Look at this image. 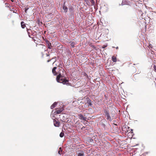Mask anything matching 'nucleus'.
<instances>
[{
    "mask_svg": "<svg viewBox=\"0 0 156 156\" xmlns=\"http://www.w3.org/2000/svg\"><path fill=\"white\" fill-rule=\"evenodd\" d=\"M11 1L12 2H13L14 1V0H11Z\"/></svg>",
    "mask_w": 156,
    "mask_h": 156,
    "instance_id": "obj_26",
    "label": "nucleus"
},
{
    "mask_svg": "<svg viewBox=\"0 0 156 156\" xmlns=\"http://www.w3.org/2000/svg\"><path fill=\"white\" fill-rule=\"evenodd\" d=\"M57 69V67H54L52 69V73L54 75H56L58 74V75L56 77V80L58 82L62 83L64 84H67L69 82V80L66 79L64 78V70L63 69H62L59 67L58 69V71L57 70V72L56 69Z\"/></svg>",
    "mask_w": 156,
    "mask_h": 156,
    "instance_id": "obj_1",
    "label": "nucleus"
},
{
    "mask_svg": "<svg viewBox=\"0 0 156 156\" xmlns=\"http://www.w3.org/2000/svg\"><path fill=\"white\" fill-rule=\"evenodd\" d=\"M129 3V2H127L126 0H124L122 1V5H128Z\"/></svg>",
    "mask_w": 156,
    "mask_h": 156,
    "instance_id": "obj_11",
    "label": "nucleus"
},
{
    "mask_svg": "<svg viewBox=\"0 0 156 156\" xmlns=\"http://www.w3.org/2000/svg\"><path fill=\"white\" fill-rule=\"evenodd\" d=\"M53 122L54 125L56 127H58L60 126V122H59L58 120L57 119H54L53 120Z\"/></svg>",
    "mask_w": 156,
    "mask_h": 156,
    "instance_id": "obj_2",
    "label": "nucleus"
},
{
    "mask_svg": "<svg viewBox=\"0 0 156 156\" xmlns=\"http://www.w3.org/2000/svg\"><path fill=\"white\" fill-rule=\"evenodd\" d=\"M9 4H7V3H5V5H6V6H7L8 7H9V6L8 5Z\"/></svg>",
    "mask_w": 156,
    "mask_h": 156,
    "instance_id": "obj_21",
    "label": "nucleus"
},
{
    "mask_svg": "<svg viewBox=\"0 0 156 156\" xmlns=\"http://www.w3.org/2000/svg\"><path fill=\"white\" fill-rule=\"evenodd\" d=\"M32 34L31 35H32V36L33 37V36H34L35 35V33L33 32L32 31Z\"/></svg>",
    "mask_w": 156,
    "mask_h": 156,
    "instance_id": "obj_20",
    "label": "nucleus"
},
{
    "mask_svg": "<svg viewBox=\"0 0 156 156\" xmlns=\"http://www.w3.org/2000/svg\"><path fill=\"white\" fill-rule=\"evenodd\" d=\"M64 133L63 132H62L60 133L59 136L61 137H62L64 136Z\"/></svg>",
    "mask_w": 156,
    "mask_h": 156,
    "instance_id": "obj_17",
    "label": "nucleus"
},
{
    "mask_svg": "<svg viewBox=\"0 0 156 156\" xmlns=\"http://www.w3.org/2000/svg\"><path fill=\"white\" fill-rule=\"evenodd\" d=\"M52 59H50L49 60H47V62H49Z\"/></svg>",
    "mask_w": 156,
    "mask_h": 156,
    "instance_id": "obj_22",
    "label": "nucleus"
},
{
    "mask_svg": "<svg viewBox=\"0 0 156 156\" xmlns=\"http://www.w3.org/2000/svg\"><path fill=\"white\" fill-rule=\"evenodd\" d=\"M136 74H135L134 75V76H136Z\"/></svg>",
    "mask_w": 156,
    "mask_h": 156,
    "instance_id": "obj_27",
    "label": "nucleus"
},
{
    "mask_svg": "<svg viewBox=\"0 0 156 156\" xmlns=\"http://www.w3.org/2000/svg\"><path fill=\"white\" fill-rule=\"evenodd\" d=\"M21 27L22 28H24L26 27L25 24L23 21H22L21 23Z\"/></svg>",
    "mask_w": 156,
    "mask_h": 156,
    "instance_id": "obj_12",
    "label": "nucleus"
},
{
    "mask_svg": "<svg viewBox=\"0 0 156 156\" xmlns=\"http://www.w3.org/2000/svg\"><path fill=\"white\" fill-rule=\"evenodd\" d=\"M65 2H64L62 6V9L64 10V12L66 13L67 12L68 8L65 5Z\"/></svg>",
    "mask_w": 156,
    "mask_h": 156,
    "instance_id": "obj_8",
    "label": "nucleus"
},
{
    "mask_svg": "<svg viewBox=\"0 0 156 156\" xmlns=\"http://www.w3.org/2000/svg\"><path fill=\"white\" fill-rule=\"evenodd\" d=\"M85 127H84V126L81 129H84V128H85Z\"/></svg>",
    "mask_w": 156,
    "mask_h": 156,
    "instance_id": "obj_23",
    "label": "nucleus"
},
{
    "mask_svg": "<svg viewBox=\"0 0 156 156\" xmlns=\"http://www.w3.org/2000/svg\"><path fill=\"white\" fill-rule=\"evenodd\" d=\"M57 105V103L56 102H54L51 106V109H53L55 108Z\"/></svg>",
    "mask_w": 156,
    "mask_h": 156,
    "instance_id": "obj_13",
    "label": "nucleus"
},
{
    "mask_svg": "<svg viewBox=\"0 0 156 156\" xmlns=\"http://www.w3.org/2000/svg\"><path fill=\"white\" fill-rule=\"evenodd\" d=\"M87 104L88 106H91L92 105L91 100L89 98L87 100Z\"/></svg>",
    "mask_w": 156,
    "mask_h": 156,
    "instance_id": "obj_10",
    "label": "nucleus"
},
{
    "mask_svg": "<svg viewBox=\"0 0 156 156\" xmlns=\"http://www.w3.org/2000/svg\"><path fill=\"white\" fill-rule=\"evenodd\" d=\"M154 70L155 72H156V66L155 65H154L153 67Z\"/></svg>",
    "mask_w": 156,
    "mask_h": 156,
    "instance_id": "obj_19",
    "label": "nucleus"
},
{
    "mask_svg": "<svg viewBox=\"0 0 156 156\" xmlns=\"http://www.w3.org/2000/svg\"><path fill=\"white\" fill-rule=\"evenodd\" d=\"M112 60L114 62H116L117 61V59L115 56H113L112 57Z\"/></svg>",
    "mask_w": 156,
    "mask_h": 156,
    "instance_id": "obj_14",
    "label": "nucleus"
},
{
    "mask_svg": "<svg viewBox=\"0 0 156 156\" xmlns=\"http://www.w3.org/2000/svg\"><path fill=\"white\" fill-rule=\"evenodd\" d=\"M76 43L74 42H71L70 45L73 48H74L75 47V45L76 44Z\"/></svg>",
    "mask_w": 156,
    "mask_h": 156,
    "instance_id": "obj_16",
    "label": "nucleus"
},
{
    "mask_svg": "<svg viewBox=\"0 0 156 156\" xmlns=\"http://www.w3.org/2000/svg\"><path fill=\"white\" fill-rule=\"evenodd\" d=\"M45 42L46 43L48 48L49 49H51L52 46H51V43H50V42L48 40L46 41Z\"/></svg>",
    "mask_w": 156,
    "mask_h": 156,
    "instance_id": "obj_6",
    "label": "nucleus"
},
{
    "mask_svg": "<svg viewBox=\"0 0 156 156\" xmlns=\"http://www.w3.org/2000/svg\"><path fill=\"white\" fill-rule=\"evenodd\" d=\"M118 48H118V47H116V49H118Z\"/></svg>",
    "mask_w": 156,
    "mask_h": 156,
    "instance_id": "obj_24",
    "label": "nucleus"
},
{
    "mask_svg": "<svg viewBox=\"0 0 156 156\" xmlns=\"http://www.w3.org/2000/svg\"><path fill=\"white\" fill-rule=\"evenodd\" d=\"M69 10L70 11V12H72L73 11V8L72 7H69Z\"/></svg>",
    "mask_w": 156,
    "mask_h": 156,
    "instance_id": "obj_18",
    "label": "nucleus"
},
{
    "mask_svg": "<svg viewBox=\"0 0 156 156\" xmlns=\"http://www.w3.org/2000/svg\"><path fill=\"white\" fill-rule=\"evenodd\" d=\"M27 33L28 34V36H29V37L30 38H33V37L32 36V35H31L30 34V33H32V30L30 29H27Z\"/></svg>",
    "mask_w": 156,
    "mask_h": 156,
    "instance_id": "obj_9",
    "label": "nucleus"
},
{
    "mask_svg": "<svg viewBox=\"0 0 156 156\" xmlns=\"http://www.w3.org/2000/svg\"><path fill=\"white\" fill-rule=\"evenodd\" d=\"M105 115L107 116V119L109 120L110 121H111L112 120V119L110 115L109 112L108 111H105Z\"/></svg>",
    "mask_w": 156,
    "mask_h": 156,
    "instance_id": "obj_4",
    "label": "nucleus"
},
{
    "mask_svg": "<svg viewBox=\"0 0 156 156\" xmlns=\"http://www.w3.org/2000/svg\"><path fill=\"white\" fill-rule=\"evenodd\" d=\"M112 48H114L115 47H112Z\"/></svg>",
    "mask_w": 156,
    "mask_h": 156,
    "instance_id": "obj_29",
    "label": "nucleus"
},
{
    "mask_svg": "<svg viewBox=\"0 0 156 156\" xmlns=\"http://www.w3.org/2000/svg\"><path fill=\"white\" fill-rule=\"evenodd\" d=\"M79 118L81 119L84 121H86L87 118L83 116V115L81 114H79L78 115Z\"/></svg>",
    "mask_w": 156,
    "mask_h": 156,
    "instance_id": "obj_5",
    "label": "nucleus"
},
{
    "mask_svg": "<svg viewBox=\"0 0 156 156\" xmlns=\"http://www.w3.org/2000/svg\"><path fill=\"white\" fill-rule=\"evenodd\" d=\"M47 56H49V55H47Z\"/></svg>",
    "mask_w": 156,
    "mask_h": 156,
    "instance_id": "obj_28",
    "label": "nucleus"
},
{
    "mask_svg": "<svg viewBox=\"0 0 156 156\" xmlns=\"http://www.w3.org/2000/svg\"><path fill=\"white\" fill-rule=\"evenodd\" d=\"M62 150L61 147L59 148V151H58V153L60 154H62Z\"/></svg>",
    "mask_w": 156,
    "mask_h": 156,
    "instance_id": "obj_15",
    "label": "nucleus"
},
{
    "mask_svg": "<svg viewBox=\"0 0 156 156\" xmlns=\"http://www.w3.org/2000/svg\"><path fill=\"white\" fill-rule=\"evenodd\" d=\"M106 47V46H103V47H103V48H105V47Z\"/></svg>",
    "mask_w": 156,
    "mask_h": 156,
    "instance_id": "obj_25",
    "label": "nucleus"
},
{
    "mask_svg": "<svg viewBox=\"0 0 156 156\" xmlns=\"http://www.w3.org/2000/svg\"><path fill=\"white\" fill-rule=\"evenodd\" d=\"M76 153L78 156H85L84 151L82 150H79Z\"/></svg>",
    "mask_w": 156,
    "mask_h": 156,
    "instance_id": "obj_3",
    "label": "nucleus"
},
{
    "mask_svg": "<svg viewBox=\"0 0 156 156\" xmlns=\"http://www.w3.org/2000/svg\"><path fill=\"white\" fill-rule=\"evenodd\" d=\"M64 110L63 108H60L58 109H57L55 112L56 113V114H59L61 113V112Z\"/></svg>",
    "mask_w": 156,
    "mask_h": 156,
    "instance_id": "obj_7",
    "label": "nucleus"
}]
</instances>
